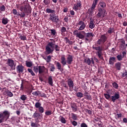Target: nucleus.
Masks as SVG:
<instances>
[{
  "mask_svg": "<svg viewBox=\"0 0 127 127\" xmlns=\"http://www.w3.org/2000/svg\"><path fill=\"white\" fill-rule=\"evenodd\" d=\"M108 40V37L106 34L101 35L100 39H98L95 45L92 46V49L96 50L95 53L97 56L100 60L104 61V57H103V51L107 50L110 46H111V42L107 41ZM106 41H107L106 42ZM105 42H106L105 43Z\"/></svg>",
  "mask_w": 127,
  "mask_h": 127,
  "instance_id": "f257e3e1",
  "label": "nucleus"
},
{
  "mask_svg": "<svg viewBox=\"0 0 127 127\" xmlns=\"http://www.w3.org/2000/svg\"><path fill=\"white\" fill-rule=\"evenodd\" d=\"M19 10L22 12L18 13V15L22 18L25 17L26 14L28 15L31 13V6L28 3H25L24 5L21 6Z\"/></svg>",
  "mask_w": 127,
  "mask_h": 127,
  "instance_id": "f03ea898",
  "label": "nucleus"
},
{
  "mask_svg": "<svg viewBox=\"0 0 127 127\" xmlns=\"http://www.w3.org/2000/svg\"><path fill=\"white\" fill-rule=\"evenodd\" d=\"M50 40L52 42H49L46 45L45 48V54L46 55H49V54H53L54 51V45H55V40L53 39H50Z\"/></svg>",
  "mask_w": 127,
  "mask_h": 127,
  "instance_id": "7ed1b4c3",
  "label": "nucleus"
},
{
  "mask_svg": "<svg viewBox=\"0 0 127 127\" xmlns=\"http://www.w3.org/2000/svg\"><path fill=\"white\" fill-rule=\"evenodd\" d=\"M9 118V112L7 111H4L3 113H0V123L6 122Z\"/></svg>",
  "mask_w": 127,
  "mask_h": 127,
  "instance_id": "20e7f679",
  "label": "nucleus"
},
{
  "mask_svg": "<svg viewBox=\"0 0 127 127\" xmlns=\"http://www.w3.org/2000/svg\"><path fill=\"white\" fill-rule=\"evenodd\" d=\"M85 31L79 32L78 30H75L73 32V35H75L76 37H78L79 39H84L85 38Z\"/></svg>",
  "mask_w": 127,
  "mask_h": 127,
  "instance_id": "39448f33",
  "label": "nucleus"
},
{
  "mask_svg": "<svg viewBox=\"0 0 127 127\" xmlns=\"http://www.w3.org/2000/svg\"><path fill=\"white\" fill-rule=\"evenodd\" d=\"M41 106V103L39 102H36L35 104V108L38 109V112L39 114H43V113H44V108Z\"/></svg>",
  "mask_w": 127,
  "mask_h": 127,
  "instance_id": "423d86ee",
  "label": "nucleus"
},
{
  "mask_svg": "<svg viewBox=\"0 0 127 127\" xmlns=\"http://www.w3.org/2000/svg\"><path fill=\"white\" fill-rule=\"evenodd\" d=\"M85 40L86 43H87V41L88 42H91L92 40H93V37H94V34L92 32L85 33Z\"/></svg>",
  "mask_w": 127,
  "mask_h": 127,
  "instance_id": "0eeeda50",
  "label": "nucleus"
},
{
  "mask_svg": "<svg viewBox=\"0 0 127 127\" xmlns=\"http://www.w3.org/2000/svg\"><path fill=\"white\" fill-rule=\"evenodd\" d=\"M50 20H51L53 22H55L56 23H58L59 22V17L58 16L56 15L55 13L50 14Z\"/></svg>",
  "mask_w": 127,
  "mask_h": 127,
  "instance_id": "6e6552de",
  "label": "nucleus"
},
{
  "mask_svg": "<svg viewBox=\"0 0 127 127\" xmlns=\"http://www.w3.org/2000/svg\"><path fill=\"white\" fill-rule=\"evenodd\" d=\"M112 95H114L113 96H111V102H113V103H115V102H116V101H117V100H119V99H120V93L119 92H117V93H115V92H113V93H111Z\"/></svg>",
  "mask_w": 127,
  "mask_h": 127,
  "instance_id": "1a4fd4ad",
  "label": "nucleus"
},
{
  "mask_svg": "<svg viewBox=\"0 0 127 127\" xmlns=\"http://www.w3.org/2000/svg\"><path fill=\"white\" fill-rule=\"evenodd\" d=\"M7 64L11 67L12 70L15 69V66H14V61H13V60L11 59H8L7 61Z\"/></svg>",
  "mask_w": 127,
  "mask_h": 127,
  "instance_id": "9d476101",
  "label": "nucleus"
},
{
  "mask_svg": "<svg viewBox=\"0 0 127 127\" xmlns=\"http://www.w3.org/2000/svg\"><path fill=\"white\" fill-rule=\"evenodd\" d=\"M16 69L17 73L21 74V73H23L24 71V66L21 64H19L16 66Z\"/></svg>",
  "mask_w": 127,
  "mask_h": 127,
  "instance_id": "9b49d317",
  "label": "nucleus"
},
{
  "mask_svg": "<svg viewBox=\"0 0 127 127\" xmlns=\"http://www.w3.org/2000/svg\"><path fill=\"white\" fill-rule=\"evenodd\" d=\"M67 85L69 88V90L70 92H72L73 91V88H74V82H73V80L71 78L68 79Z\"/></svg>",
  "mask_w": 127,
  "mask_h": 127,
  "instance_id": "f8f14e48",
  "label": "nucleus"
},
{
  "mask_svg": "<svg viewBox=\"0 0 127 127\" xmlns=\"http://www.w3.org/2000/svg\"><path fill=\"white\" fill-rule=\"evenodd\" d=\"M78 25H80L79 28H78V30H84L85 29V27H86V24L84 21L80 20L78 23Z\"/></svg>",
  "mask_w": 127,
  "mask_h": 127,
  "instance_id": "ddd939ff",
  "label": "nucleus"
},
{
  "mask_svg": "<svg viewBox=\"0 0 127 127\" xmlns=\"http://www.w3.org/2000/svg\"><path fill=\"white\" fill-rule=\"evenodd\" d=\"M73 62V57L71 55H68L66 58V63L70 65Z\"/></svg>",
  "mask_w": 127,
  "mask_h": 127,
  "instance_id": "4468645a",
  "label": "nucleus"
},
{
  "mask_svg": "<svg viewBox=\"0 0 127 127\" xmlns=\"http://www.w3.org/2000/svg\"><path fill=\"white\" fill-rule=\"evenodd\" d=\"M32 94L34 96H40V97H45L46 94L45 93H42L41 91H35L32 93Z\"/></svg>",
  "mask_w": 127,
  "mask_h": 127,
  "instance_id": "2eb2a0df",
  "label": "nucleus"
},
{
  "mask_svg": "<svg viewBox=\"0 0 127 127\" xmlns=\"http://www.w3.org/2000/svg\"><path fill=\"white\" fill-rule=\"evenodd\" d=\"M61 63L62 64L63 67H64L67 64V61H66V58H65V56H62L61 58Z\"/></svg>",
  "mask_w": 127,
  "mask_h": 127,
  "instance_id": "dca6fc26",
  "label": "nucleus"
},
{
  "mask_svg": "<svg viewBox=\"0 0 127 127\" xmlns=\"http://www.w3.org/2000/svg\"><path fill=\"white\" fill-rule=\"evenodd\" d=\"M94 22H95V19H92V18H90L89 27V28H91V29H93V28L95 27V23H94Z\"/></svg>",
  "mask_w": 127,
  "mask_h": 127,
  "instance_id": "f3484780",
  "label": "nucleus"
},
{
  "mask_svg": "<svg viewBox=\"0 0 127 127\" xmlns=\"http://www.w3.org/2000/svg\"><path fill=\"white\" fill-rule=\"evenodd\" d=\"M56 65L57 67L58 70H59L61 72L64 71V69H63V68H62V67L63 66H62V64H60V63L57 62V63L56 64Z\"/></svg>",
  "mask_w": 127,
  "mask_h": 127,
  "instance_id": "a211bd4d",
  "label": "nucleus"
},
{
  "mask_svg": "<svg viewBox=\"0 0 127 127\" xmlns=\"http://www.w3.org/2000/svg\"><path fill=\"white\" fill-rule=\"evenodd\" d=\"M70 107L72 109V111L73 112H77L78 111V109L77 108V104L75 103H72L70 104Z\"/></svg>",
  "mask_w": 127,
  "mask_h": 127,
  "instance_id": "6ab92c4d",
  "label": "nucleus"
},
{
  "mask_svg": "<svg viewBox=\"0 0 127 127\" xmlns=\"http://www.w3.org/2000/svg\"><path fill=\"white\" fill-rule=\"evenodd\" d=\"M51 36L50 37H56L57 36V32L56 29H50Z\"/></svg>",
  "mask_w": 127,
  "mask_h": 127,
  "instance_id": "aec40b11",
  "label": "nucleus"
},
{
  "mask_svg": "<svg viewBox=\"0 0 127 127\" xmlns=\"http://www.w3.org/2000/svg\"><path fill=\"white\" fill-rule=\"evenodd\" d=\"M45 69H46L45 66L39 65V71H38L39 74H42V73H44V71H45Z\"/></svg>",
  "mask_w": 127,
  "mask_h": 127,
  "instance_id": "412c9836",
  "label": "nucleus"
},
{
  "mask_svg": "<svg viewBox=\"0 0 127 127\" xmlns=\"http://www.w3.org/2000/svg\"><path fill=\"white\" fill-rule=\"evenodd\" d=\"M81 1H79L77 2L76 4H75L74 5V8L75 10H78V9H79V7H80V6H81L82 4H81Z\"/></svg>",
  "mask_w": 127,
  "mask_h": 127,
  "instance_id": "4be33fe9",
  "label": "nucleus"
},
{
  "mask_svg": "<svg viewBox=\"0 0 127 127\" xmlns=\"http://www.w3.org/2000/svg\"><path fill=\"white\" fill-rule=\"evenodd\" d=\"M115 61H116V57H110L109 61V63L110 65H114L115 64Z\"/></svg>",
  "mask_w": 127,
  "mask_h": 127,
  "instance_id": "5701e85b",
  "label": "nucleus"
},
{
  "mask_svg": "<svg viewBox=\"0 0 127 127\" xmlns=\"http://www.w3.org/2000/svg\"><path fill=\"white\" fill-rule=\"evenodd\" d=\"M53 111L51 110H46L45 112V114L46 115V116H47V117H49L50 116H51L52 115H53Z\"/></svg>",
  "mask_w": 127,
  "mask_h": 127,
  "instance_id": "b1692460",
  "label": "nucleus"
},
{
  "mask_svg": "<svg viewBox=\"0 0 127 127\" xmlns=\"http://www.w3.org/2000/svg\"><path fill=\"white\" fill-rule=\"evenodd\" d=\"M104 96L106 100H108V101H111L112 96H111V95L109 94V92H107V93H104Z\"/></svg>",
  "mask_w": 127,
  "mask_h": 127,
  "instance_id": "393cba45",
  "label": "nucleus"
},
{
  "mask_svg": "<svg viewBox=\"0 0 127 127\" xmlns=\"http://www.w3.org/2000/svg\"><path fill=\"white\" fill-rule=\"evenodd\" d=\"M121 66H122V64H121V63L120 62H118L117 63L115 64V67L117 70H118L119 71H120V70L122 69Z\"/></svg>",
  "mask_w": 127,
  "mask_h": 127,
  "instance_id": "a878e982",
  "label": "nucleus"
},
{
  "mask_svg": "<svg viewBox=\"0 0 127 127\" xmlns=\"http://www.w3.org/2000/svg\"><path fill=\"white\" fill-rule=\"evenodd\" d=\"M48 83L50 86H53V78H52V76H50L48 77Z\"/></svg>",
  "mask_w": 127,
  "mask_h": 127,
  "instance_id": "bb28decb",
  "label": "nucleus"
},
{
  "mask_svg": "<svg viewBox=\"0 0 127 127\" xmlns=\"http://www.w3.org/2000/svg\"><path fill=\"white\" fill-rule=\"evenodd\" d=\"M103 8H98V11H99V12H98L97 14V16H98V17H101V16H102V15H103Z\"/></svg>",
  "mask_w": 127,
  "mask_h": 127,
  "instance_id": "cd10ccee",
  "label": "nucleus"
},
{
  "mask_svg": "<svg viewBox=\"0 0 127 127\" xmlns=\"http://www.w3.org/2000/svg\"><path fill=\"white\" fill-rule=\"evenodd\" d=\"M59 121L62 124H66V119L63 116H60L59 117Z\"/></svg>",
  "mask_w": 127,
  "mask_h": 127,
  "instance_id": "c85d7f7f",
  "label": "nucleus"
},
{
  "mask_svg": "<svg viewBox=\"0 0 127 127\" xmlns=\"http://www.w3.org/2000/svg\"><path fill=\"white\" fill-rule=\"evenodd\" d=\"M39 117H40V114L36 112H35L32 116V117L34 118V119H38Z\"/></svg>",
  "mask_w": 127,
  "mask_h": 127,
  "instance_id": "c756f323",
  "label": "nucleus"
},
{
  "mask_svg": "<svg viewBox=\"0 0 127 127\" xmlns=\"http://www.w3.org/2000/svg\"><path fill=\"white\" fill-rule=\"evenodd\" d=\"M2 23L5 25L8 23V19L7 18H2Z\"/></svg>",
  "mask_w": 127,
  "mask_h": 127,
  "instance_id": "7c9ffc66",
  "label": "nucleus"
},
{
  "mask_svg": "<svg viewBox=\"0 0 127 127\" xmlns=\"http://www.w3.org/2000/svg\"><path fill=\"white\" fill-rule=\"evenodd\" d=\"M75 95L76 96V97H77V98H80L81 99V98H83V93L81 92H76L75 93Z\"/></svg>",
  "mask_w": 127,
  "mask_h": 127,
  "instance_id": "2f4dec72",
  "label": "nucleus"
},
{
  "mask_svg": "<svg viewBox=\"0 0 127 127\" xmlns=\"http://www.w3.org/2000/svg\"><path fill=\"white\" fill-rule=\"evenodd\" d=\"M84 99H86V100H89V101H92V96H91V95L90 94H86L84 95Z\"/></svg>",
  "mask_w": 127,
  "mask_h": 127,
  "instance_id": "473e14b6",
  "label": "nucleus"
},
{
  "mask_svg": "<svg viewBox=\"0 0 127 127\" xmlns=\"http://www.w3.org/2000/svg\"><path fill=\"white\" fill-rule=\"evenodd\" d=\"M96 7L95 6L91 5V7L88 9V12H90V13L93 14V12H94V10Z\"/></svg>",
  "mask_w": 127,
  "mask_h": 127,
  "instance_id": "72a5a7b5",
  "label": "nucleus"
},
{
  "mask_svg": "<svg viewBox=\"0 0 127 127\" xmlns=\"http://www.w3.org/2000/svg\"><path fill=\"white\" fill-rule=\"evenodd\" d=\"M43 59L45 60H46L47 63H49L50 62H51V56L50 55L48 56L47 58H43Z\"/></svg>",
  "mask_w": 127,
  "mask_h": 127,
  "instance_id": "f704fd0d",
  "label": "nucleus"
},
{
  "mask_svg": "<svg viewBox=\"0 0 127 127\" xmlns=\"http://www.w3.org/2000/svg\"><path fill=\"white\" fill-rule=\"evenodd\" d=\"M46 12H47V13H55V10H52L50 8H47L46 9Z\"/></svg>",
  "mask_w": 127,
  "mask_h": 127,
  "instance_id": "c9c22d12",
  "label": "nucleus"
},
{
  "mask_svg": "<svg viewBox=\"0 0 127 127\" xmlns=\"http://www.w3.org/2000/svg\"><path fill=\"white\" fill-rule=\"evenodd\" d=\"M113 32H115V29H114V28H110L107 31V33L110 35L112 33H113Z\"/></svg>",
  "mask_w": 127,
  "mask_h": 127,
  "instance_id": "e433bc0d",
  "label": "nucleus"
},
{
  "mask_svg": "<svg viewBox=\"0 0 127 127\" xmlns=\"http://www.w3.org/2000/svg\"><path fill=\"white\" fill-rule=\"evenodd\" d=\"M84 62L86 64H87V65H91V59H90L89 58L85 59Z\"/></svg>",
  "mask_w": 127,
  "mask_h": 127,
  "instance_id": "4c0bfd02",
  "label": "nucleus"
},
{
  "mask_svg": "<svg viewBox=\"0 0 127 127\" xmlns=\"http://www.w3.org/2000/svg\"><path fill=\"white\" fill-rule=\"evenodd\" d=\"M99 5L102 7L101 8H105L106 7V3L104 1H101L99 3Z\"/></svg>",
  "mask_w": 127,
  "mask_h": 127,
  "instance_id": "58836bf2",
  "label": "nucleus"
},
{
  "mask_svg": "<svg viewBox=\"0 0 127 127\" xmlns=\"http://www.w3.org/2000/svg\"><path fill=\"white\" fill-rule=\"evenodd\" d=\"M26 65L27 67H28L29 68H30L32 66V63L30 62H26Z\"/></svg>",
  "mask_w": 127,
  "mask_h": 127,
  "instance_id": "ea45409f",
  "label": "nucleus"
},
{
  "mask_svg": "<svg viewBox=\"0 0 127 127\" xmlns=\"http://www.w3.org/2000/svg\"><path fill=\"white\" fill-rule=\"evenodd\" d=\"M27 70H28V72H29V73H30L32 76H35V73H34V72H33V70H32L31 68H28Z\"/></svg>",
  "mask_w": 127,
  "mask_h": 127,
  "instance_id": "a19ab883",
  "label": "nucleus"
},
{
  "mask_svg": "<svg viewBox=\"0 0 127 127\" xmlns=\"http://www.w3.org/2000/svg\"><path fill=\"white\" fill-rule=\"evenodd\" d=\"M61 34L62 35L63 34V33H64V32H66L67 31V29L65 27H63L61 29Z\"/></svg>",
  "mask_w": 127,
  "mask_h": 127,
  "instance_id": "79ce46f5",
  "label": "nucleus"
},
{
  "mask_svg": "<svg viewBox=\"0 0 127 127\" xmlns=\"http://www.w3.org/2000/svg\"><path fill=\"white\" fill-rule=\"evenodd\" d=\"M112 86L115 89H118L119 88V84L117 82H114L112 83Z\"/></svg>",
  "mask_w": 127,
  "mask_h": 127,
  "instance_id": "37998d69",
  "label": "nucleus"
},
{
  "mask_svg": "<svg viewBox=\"0 0 127 127\" xmlns=\"http://www.w3.org/2000/svg\"><path fill=\"white\" fill-rule=\"evenodd\" d=\"M33 71L36 73H38L39 71V66H35L33 67Z\"/></svg>",
  "mask_w": 127,
  "mask_h": 127,
  "instance_id": "c03bdc74",
  "label": "nucleus"
},
{
  "mask_svg": "<svg viewBox=\"0 0 127 127\" xmlns=\"http://www.w3.org/2000/svg\"><path fill=\"white\" fill-rule=\"evenodd\" d=\"M20 99L22 100V101H26V100L27 99V97L26 95L23 94L21 96Z\"/></svg>",
  "mask_w": 127,
  "mask_h": 127,
  "instance_id": "a18cd8bd",
  "label": "nucleus"
},
{
  "mask_svg": "<svg viewBox=\"0 0 127 127\" xmlns=\"http://www.w3.org/2000/svg\"><path fill=\"white\" fill-rule=\"evenodd\" d=\"M43 2L45 5H48L50 4L51 1L50 0H44Z\"/></svg>",
  "mask_w": 127,
  "mask_h": 127,
  "instance_id": "49530a36",
  "label": "nucleus"
},
{
  "mask_svg": "<svg viewBox=\"0 0 127 127\" xmlns=\"http://www.w3.org/2000/svg\"><path fill=\"white\" fill-rule=\"evenodd\" d=\"M55 49L57 52L60 51V47L58 45H55Z\"/></svg>",
  "mask_w": 127,
  "mask_h": 127,
  "instance_id": "de8ad7c7",
  "label": "nucleus"
},
{
  "mask_svg": "<svg viewBox=\"0 0 127 127\" xmlns=\"http://www.w3.org/2000/svg\"><path fill=\"white\" fill-rule=\"evenodd\" d=\"M71 118L72 120H74V121H76L77 120V115L71 113Z\"/></svg>",
  "mask_w": 127,
  "mask_h": 127,
  "instance_id": "09e8293b",
  "label": "nucleus"
},
{
  "mask_svg": "<svg viewBox=\"0 0 127 127\" xmlns=\"http://www.w3.org/2000/svg\"><path fill=\"white\" fill-rule=\"evenodd\" d=\"M98 2H99V0H94L92 5L96 7V5L98 4Z\"/></svg>",
  "mask_w": 127,
  "mask_h": 127,
  "instance_id": "8fccbe9b",
  "label": "nucleus"
},
{
  "mask_svg": "<svg viewBox=\"0 0 127 127\" xmlns=\"http://www.w3.org/2000/svg\"><path fill=\"white\" fill-rule=\"evenodd\" d=\"M0 10L1 11H5V6L4 5H2L0 6Z\"/></svg>",
  "mask_w": 127,
  "mask_h": 127,
  "instance_id": "3c124183",
  "label": "nucleus"
},
{
  "mask_svg": "<svg viewBox=\"0 0 127 127\" xmlns=\"http://www.w3.org/2000/svg\"><path fill=\"white\" fill-rule=\"evenodd\" d=\"M54 71H55V66H54V64H52L50 68V71L54 72Z\"/></svg>",
  "mask_w": 127,
  "mask_h": 127,
  "instance_id": "603ef678",
  "label": "nucleus"
},
{
  "mask_svg": "<svg viewBox=\"0 0 127 127\" xmlns=\"http://www.w3.org/2000/svg\"><path fill=\"white\" fill-rule=\"evenodd\" d=\"M19 38L21 40H23L24 41V40H26V36H20Z\"/></svg>",
  "mask_w": 127,
  "mask_h": 127,
  "instance_id": "864d4df0",
  "label": "nucleus"
},
{
  "mask_svg": "<svg viewBox=\"0 0 127 127\" xmlns=\"http://www.w3.org/2000/svg\"><path fill=\"white\" fill-rule=\"evenodd\" d=\"M117 58L119 61H121L123 60V56L121 55H118L117 56Z\"/></svg>",
  "mask_w": 127,
  "mask_h": 127,
  "instance_id": "5fc2aeb1",
  "label": "nucleus"
},
{
  "mask_svg": "<svg viewBox=\"0 0 127 127\" xmlns=\"http://www.w3.org/2000/svg\"><path fill=\"white\" fill-rule=\"evenodd\" d=\"M12 12L14 15H18V16H19V15H18V13H17V10L16 9H13L12 10Z\"/></svg>",
  "mask_w": 127,
  "mask_h": 127,
  "instance_id": "6e6d98bb",
  "label": "nucleus"
},
{
  "mask_svg": "<svg viewBox=\"0 0 127 127\" xmlns=\"http://www.w3.org/2000/svg\"><path fill=\"white\" fill-rule=\"evenodd\" d=\"M6 94L8 96V97H12V96H13V94H12L11 93V92H10L9 91H7L6 92Z\"/></svg>",
  "mask_w": 127,
  "mask_h": 127,
  "instance_id": "4d7b16f0",
  "label": "nucleus"
},
{
  "mask_svg": "<svg viewBox=\"0 0 127 127\" xmlns=\"http://www.w3.org/2000/svg\"><path fill=\"white\" fill-rule=\"evenodd\" d=\"M125 77H126V78H127V71H126L124 73H122V78H125Z\"/></svg>",
  "mask_w": 127,
  "mask_h": 127,
  "instance_id": "13d9d810",
  "label": "nucleus"
},
{
  "mask_svg": "<svg viewBox=\"0 0 127 127\" xmlns=\"http://www.w3.org/2000/svg\"><path fill=\"white\" fill-rule=\"evenodd\" d=\"M82 88L83 89V90H84V91H86V90H87V89H88V87H87V86L86 85V84L84 83L83 85H82Z\"/></svg>",
  "mask_w": 127,
  "mask_h": 127,
  "instance_id": "bf43d9fd",
  "label": "nucleus"
},
{
  "mask_svg": "<svg viewBox=\"0 0 127 127\" xmlns=\"http://www.w3.org/2000/svg\"><path fill=\"white\" fill-rule=\"evenodd\" d=\"M71 124H72V125L74 127H76V126L78 125V123H77V122L75 121L71 122Z\"/></svg>",
  "mask_w": 127,
  "mask_h": 127,
  "instance_id": "052dcab7",
  "label": "nucleus"
},
{
  "mask_svg": "<svg viewBox=\"0 0 127 127\" xmlns=\"http://www.w3.org/2000/svg\"><path fill=\"white\" fill-rule=\"evenodd\" d=\"M121 45H122L123 46H124L125 45V44H126V41H125V40H124V39H122L121 40Z\"/></svg>",
  "mask_w": 127,
  "mask_h": 127,
  "instance_id": "680f3d73",
  "label": "nucleus"
},
{
  "mask_svg": "<svg viewBox=\"0 0 127 127\" xmlns=\"http://www.w3.org/2000/svg\"><path fill=\"white\" fill-rule=\"evenodd\" d=\"M23 80H21V87H20V90H23L24 87L23 86Z\"/></svg>",
  "mask_w": 127,
  "mask_h": 127,
  "instance_id": "e2e57ef3",
  "label": "nucleus"
},
{
  "mask_svg": "<svg viewBox=\"0 0 127 127\" xmlns=\"http://www.w3.org/2000/svg\"><path fill=\"white\" fill-rule=\"evenodd\" d=\"M85 112L88 113V115H92V111L88 109H85Z\"/></svg>",
  "mask_w": 127,
  "mask_h": 127,
  "instance_id": "0e129e2a",
  "label": "nucleus"
},
{
  "mask_svg": "<svg viewBox=\"0 0 127 127\" xmlns=\"http://www.w3.org/2000/svg\"><path fill=\"white\" fill-rule=\"evenodd\" d=\"M122 116H123V114L120 113V114H117L116 117H117V119H120V118H122Z\"/></svg>",
  "mask_w": 127,
  "mask_h": 127,
  "instance_id": "69168bd1",
  "label": "nucleus"
},
{
  "mask_svg": "<svg viewBox=\"0 0 127 127\" xmlns=\"http://www.w3.org/2000/svg\"><path fill=\"white\" fill-rule=\"evenodd\" d=\"M31 127H37V125H36V124H35L33 122H32L31 123Z\"/></svg>",
  "mask_w": 127,
  "mask_h": 127,
  "instance_id": "338daca9",
  "label": "nucleus"
},
{
  "mask_svg": "<svg viewBox=\"0 0 127 127\" xmlns=\"http://www.w3.org/2000/svg\"><path fill=\"white\" fill-rule=\"evenodd\" d=\"M80 127H88V126L86 125V123H82L80 125Z\"/></svg>",
  "mask_w": 127,
  "mask_h": 127,
  "instance_id": "774afa93",
  "label": "nucleus"
}]
</instances>
